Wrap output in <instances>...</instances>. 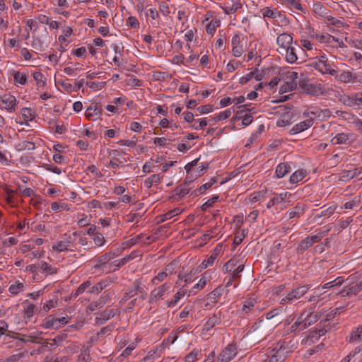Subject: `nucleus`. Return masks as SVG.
<instances>
[{"mask_svg": "<svg viewBox=\"0 0 362 362\" xmlns=\"http://www.w3.org/2000/svg\"><path fill=\"white\" fill-rule=\"evenodd\" d=\"M290 351L286 341H279L264 362H284Z\"/></svg>", "mask_w": 362, "mask_h": 362, "instance_id": "1", "label": "nucleus"}, {"mask_svg": "<svg viewBox=\"0 0 362 362\" xmlns=\"http://www.w3.org/2000/svg\"><path fill=\"white\" fill-rule=\"evenodd\" d=\"M252 337L256 341H261L265 339L272 332L273 325H270L268 321H259L257 324L252 327Z\"/></svg>", "mask_w": 362, "mask_h": 362, "instance_id": "2", "label": "nucleus"}, {"mask_svg": "<svg viewBox=\"0 0 362 362\" xmlns=\"http://www.w3.org/2000/svg\"><path fill=\"white\" fill-rule=\"evenodd\" d=\"M310 289V287L308 285H303L297 287L295 289H293L289 293H287V295L285 296V298H283L280 303L281 304H286L287 303H291L293 300L300 299L303 296H304L308 290Z\"/></svg>", "mask_w": 362, "mask_h": 362, "instance_id": "3", "label": "nucleus"}, {"mask_svg": "<svg viewBox=\"0 0 362 362\" xmlns=\"http://www.w3.org/2000/svg\"><path fill=\"white\" fill-rule=\"evenodd\" d=\"M235 344H228L219 354L216 362H230L237 355Z\"/></svg>", "mask_w": 362, "mask_h": 362, "instance_id": "4", "label": "nucleus"}, {"mask_svg": "<svg viewBox=\"0 0 362 362\" xmlns=\"http://www.w3.org/2000/svg\"><path fill=\"white\" fill-rule=\"evenodd\" d=\"M298 84L299 86L303 89V90L307 94L317 96L322 93L320 85H314L310 83L308 81L305 80L299 81Z\"/></svg>", "mask_w": 362, "mask_h": 362, "instance_id": "5", "label": "nucleus"}, {"mask_svg": "<svg viewBox=\"0 0 362 362\" xmlns=\"http://www.w3.org/2000/svg\"><path fill=\"white\" fill-rule=\"evenodd\" d=\"M103 109L98 103H92L86 111V117L90 120H95L102 115Z\"/></svg>", "mask_w": 362, "mask_h": 362, "instance_id": "6", "label": "nucleus"}, {"mask_svg": "<svg viewBox=\"0 0 362 362\" xmlns=\"http://www.w3.org/2000/svg\"><path fill=\"white\" fill-rule=\"evenodd\" d=\"M117 313L118 310L116 309L106 308L103 312L97 313L99 315V317H96L95 322L99 325H103L107 320L112 318Z\"/></svg>", "mask_w": 362, "mask_h": 362, "instance_id": "7", "label": "nucleus"}, {"mask_svg": "<svg viewBox=\"0 0 362 362\" xmlns=\"http://www.w3.org/2000/svg\"><path fill=\"white\" fill-rule=\"evenodd\" d=\"M315 67L322 74H329L332 76H335L337 72V70L332 68L328 60H319L315 63Z\"/></svg>", "mask_w": 362, "mask_h": 362, "instance_id": "8", "label": "nucleus"}, {"mask_svg": "<svg viewBox=\"0 0 362 362\" xmlns=\"http://www.w3.org/2000/svg\"><path fill=\"white\" fill-rule=\"evenodd\" d=\"M1 102L6 105L5 108L10 111L13 112L15 110V106L17 103L16 98L15 96L12 95L10 93L4 94L1 97Z\"/></svg>", "mask_w": 362, "mask_h": 362, "instance_id": "9", "label": "nucleus"}, {"mask_svg": "<svg viewBox=\"0 0 362 362\" xmlns=\"http://www.w3.org/2000/svg\"><path fill=\"white\" fill-rule=\"evenodd\" d=\"M293 42V37L288 33H282L279 35L276 39V43L284 50L291 47Z\"/></svg>", "mask_w": 362, "mask_h": 362, "instance_id": "10", "label": "nucleus"}, {"mask_svg": "<svg viewBox=\"0 0 362 362\" xmlns=\"http://www.w3.org/2000/svg\"><path fill=\"white\" fill-rule=\"evenodd\" d=\"M133 291L137 295L140 294L139 298L144 300L146 298L147 292L144 290V285L143 284L141 279H137L133 282L132 287L131 288Z\"/></svg>", "mask_w": 362, "mask_h": 362, "instance_id": "11", "label": "nucleus"}, {"mask_svg": "<svg viewBox=\"0 0 362 362\" xmlns=\"http://www.w3.org/2000/svg\"><path fill=\"white\" fill-rule=\"evenodd\" d=\"M221 313L220 311L213 314L210 317L204 325V329L206 331L212 329L215 325L220 324L221 320Z\"/></svg>", "mask_w": 362, "mask_h": 362, "instance_id": "12", "label": "nucleus"}, {"mask_svg": "<svg viewBox=\"0 0 362 362\" xmlns=\"http://www.w3.org/2000/svg\"><path fill=\"white\" fill-rule=\"evenodd\" d=\"M298 78V73L296 71L288 72L286 75V82L285 86H288V88L290 90H293L296 88L298 82L296 81Z\"/></svg>", "mask_w": 362, "mask_h": 362, "instance_id": "13", "label": "nucleus"}, {"mask_svg": "<svg viewBox=\"0 0 362 362\" xmlns=\"http://www.w3.org/2000/svg\"><path fill=\"white\" fill-rule=\"evenodd\" d=\"M313 11L315 12V13L322 18H325L328 14V10L320 1H316L313 4Z\"/></svg>", "mask_w": 362, "mask_h": 362, "instance_id": "14", "label": "nucleus"}, {"mask_svg": "<svg viewBox=\"0 0 362 362\" xmlns=\"http://www.w3.org/2000/svg\"><path fill=\"white\" fill-rule=\"evenodd\" d=\"M119 154V151L117 150H112L110 152V156H112V158L110 161L108 165L109 167H111L112 168H117L120 166H122L123 162L120 160L119 158H116Z\"/></svg>", "mask_w": 362, "mask_h": 362, "instance_id": "15", "label": "nucleus"}, {"mask_svg": "<svg viewBox=\"0 0 362 362\" xmlns=\"http://www.w3.org/2000/svg\"><path fill=\"white\" fill-rule=\"evenodd\" d=\"M163 176L161 174H154L151 177L146 178L144 181V186L149 189L153 184H158L160 182Z\"/></svg>", "mask_w": 362, "mask_h": 362, "instance_id": "16", "label": "nucleus"}, {"mask_svg": "<svg viewBox=\"0 0 362 362\" xmlns=\"http://www.w3.org/2000/svg\"><path fill=\"white\" fill-rule=\"evenodd\" d=\"M291 167L290 165L288 163H280L278 165L276 169V175L278 178H281L284 177L289 171H290Z\"/></svg>", "mask_w": 362, "mask_h": 362, "instance_id": "17", "label": "nucleus"}, {"mask_svg": "<svg viewBox=\"0 0 362 362\" xmlns=\"http://www.w3.org/2000/svg\"><path fill=\"white\" fill-rule=\"evenodd\" d=\"M284 50L286 51V60L290 64L296 62L298 59L296 49L294 47H289Z\"/></svg>", "mask_w": 362, "mask_h": 362, "instance_id": "18", "label": "nucleus"}, {"mask_svg": "<svg viewBox=\"0 0 362 362\" xmlns=\"http://www.w3.org/2000/svg\"><path fill=\"white\" fill-rule=\"evenodd\" d=\"M360 292L358 289V286L357 284L349 286V287H344L341 291L339 293V294H341L342 296H350L351 295H357Z\"/></svg>", "mask_w": 362, "mask_h": 362, "instance_id": "19", "label": "nucleus"}, {"mask_svg": "<svg viewBox=\"0 0 362 362\" xmlns=\"http://www.w3.org/2000/svg\"><path fill=\"white\" fill-rule=\"evenodd\" d=\"M362 341V326L358 327L356 329L351 332L349 342L354 343Z\"/></svg>", "mask_w": 362, "mask_h": 362, "instance_id": "20", "label": "nucleus"}, {"mask_svg": "<svg viewBox=\"0 0 362 362\" xmlns=\"http://www.w3.org/2000/svg\"><path fill=\"white\" fill-rule=\"evenodd\" d=\"M337 79L343 83H349L354 81L356 76L350 71H343L339 75L336 76Z\"/></svg>", "mask_w": 362, "mask_h": 362, "instance_id": "21", "label": "nucleus"}, {"mask_svg": "<svg viewBox=\"0 0 362 362\" xmlns=\"http://www.w3.org/2000/svg\"><path fill=\"white\" fill-rule=\"evenodd\" d=\"M262 13L264 18H269L275 19L281 17L280 12L276 10H272L269 7H265L262 10Z\"/></svg>", "mask_w": 362, "mask_h": 362, "instance_id": "22", "label": "nucleus"}, {"mask_svg": "<svg viewBox=\"0 0 362 362\" xmlns=\"http://www.w3.org/2000/svg\"><path fill=\"white\" fill-rule=\"evenodd\" d=\"M305 211V207L303 205L298 204L295 207L291 209L288 212L289 218H293L294 217H300Z\"/></svg>", "mask_w": 362, "mask_h": 362, "instance_id": "23", "label": "nucleus"}, {"mask_svg": "<svg viewBox=\"0 0 362 362\" xmlns=\"http://www.w3.org/2000/svg\"><path fill=\"white\" fill-rule=\"evenodd\" d=\"M91 286V282L90 281H86L81 284L75 292H72L71 294L70 298H76L77 296L85 292V291L88 288Z\"/></svg>", "mask_w": 362, "mask_h": 362, "instance_id": "24", "label": "nucleus"}, {"mask_svg": "<svg viewBox=\"0 0 362 362\" xmlns=\"http://www.w3.org/2000/svg\"><path fill=\"white\" fill-rule=\"evenodd\" d=\"M340 101L346 106L354 107L356 105L355 94L344 95L341 96Z\"/></svg>", "mask_w": 362, "mask_h": 362, "instance_id": "25", "label": "nucleus"}, {"mask_svg": "<svg viewBox=\"0 0 362 362\" xmlns=\"http://www.w3.org/2000/svg\"><path fill=\"white\" fill-rule=\"evenodd\" d=\"M164 293L163 291L160 290L159 287L154 288L150 294L148 303L152 304L156 302L158 299L161 298Z\"/></svg>", "mask_w": 362, "mask_h": 362, "instance_id": "26", "label": "nucleus"}, {"mask_svg": "<svg viewBox=\"0 0 362 362\" xmlns=\"http://www.w3.org/2000/svg\"><path fill=\"white\" fill-rule=\"evenodd\" d=\"M304 320L302 318V317H299L298 320L288 328L287 330V333H292V332H299L298 331L304 325Z\"/></svg>", "mask_w": 362, "mask_h": 362, "instance_id": "27", "label": "nucleus"}, {"mask_svg": "<svg viewBox=\"0 0 362 362\" xmlns=\"http://www.w3.org/2000/svg\"><path fill=\"white\" fill-rule=\"evenodd\" d=\"M190 190L189 187H187V185H185V182L177 186L175 189V195H177L179 198H182L189 193Z\"/></svg>", "mask_w": 362, "mask_h": 362, "instance_id": "28", "label": "nucleus"}, {"mask_svg": "<svg viewBox=\"0 0 362 362\" xmlns=\"http://www.w3.org/2000/svg\"><path fill=\"white\" fill-rule=\"evenodd\" d=\"M327 332L326 327H320L317 330L310 332L308 339L313 341V339L318 340L320 337L325 335Z\"/></svg>", "mask_w": 362, "mask_h": 362, "instance_id": "29", "label": "nucleus"}, {"mask_svg": "<svg viewBox=\"0 0 362 362\" xmlns=\"http://www.w3.org/2000/svg\"><path fill=\"white\" fill-rule=\"evenodd\" d=\"M349 140L348 135L344 133L337 134L332 139V143L333 144H347Z\"/></svg>", "mask_w": 362, "mask_h": 362, "instance_id": "30", "label": "nucleus"}, {"mask_svg": "<svg viewBox=\"0 0 362 362\" xmlns=\"http://www.w3.org/2000/svg\"><path fill=\"white\" fill-rule=\"evenodd\" d=\"M107 286H109V281L107 280H103L97 283L94 286L92 287L90 291H88V292L90 293H99Z\"/></svg>", "mask_w": 362, "mask_h": 362, "instance_id": "31", "label": "nucleus"}, {"mask_svg": "<svg viewBox=\"0 0 362 362\" xmlns=\"http://www.w3.org/2000/svg\"><path fill=\"white\" fill-rule=\"evenodd\" d=\"M146 16H149L155 22H152V25L156 27H159V21L158 19L159 18V14L156 8H149L146 12Z\"/></svg>", "mask_w": 362, "mask_h": 362, "instance_id": "32", "label": "nucleus"}, {"mask_svg": "<svg viewBox=\"0 0 362 362\" xmlns=\"http://www.w3.org/2000/svg\"><path fill=\"white\" fill-rule=\"evenodd\" d=\"M33 78L39 87H45L46 85V78L40 71H35L33 74Z\"/></svg>", "mask_w": 362, "mask_h": 362, "instance_id": "33", "label": "nucleus"}, {"mask_svg": "<svg viewBox=\"0 0 362 362\" xmlns=\"http://www.w3.org/2000/svg\"><path fill=\"white\" fill-rule=\"evenodd\" d=\"M238 261L235 258L228 260L223 267L224 272H231L238 266Z\"/></svg>", "mask_w": 362, "mask_h": 362, "instance_id": "34", "label": "nucleus"}, {"mask_svg": "<svg viewBox=\"0 0 362 362\" xmlns=\"http://www.w3.org/2000/svg\"><path fill=\"white\" fill-rule=\"evenodd\" d=\"M305 173L303 170H296L290 177V182L293 184L298 183L304 178Z\"/></svg>", "mask_w": 362, "mask_h": 362, "instance_id": "35", "label": "nucleus"}, {"mask_svg": "<svg viewBox=\"0 0 362 362\" xmlns=\"http://www.w3.org/2000/svg\"><path fill=\"white\" fill-rule=\"evenodd\" d=\"M312 245L313 244L310 239L309 237H307L299 243L297 250L298 251L303 252Z\"/></svg>", "mask_w": 362, "mask_h": 362, "instance_id": "36", "label": "nucleus"}, {"mask_svg": "<svg viewBox=\"0 0 362 362\" xmlns=\"http://www.w3.org/2000/svg\"><path fill=\"white\" fill-rule=\"evenodd\" d=\"M223 288L221 287L216 288L209 295L208 299L211 302H216L217 299L222 295Z\"/></svg>", "mask_w": 362, "mask_h": 362, "instance_id": "37", "label": "nucleus"}, {"mask_svg": "<svg viewBox=\"0 0 362 362\" xmlns=\"http://www.w3.org/2000/svg\"><path fill=\"white\" fill-rule=\"evenodd\" d=\"M38 268L39 269L50 274L57 273V269L55 268H53L51 265L48 264L45 262H41L38 263Z\"/></svg>", "mask_w": 362, "mask_h": 362, "instance_id": "38", "label": "nucleus"}, {"mask_svg": "<svg viewBox=\"0 0 362 362\" xmlns=\"http://www.w3.org/2000/svg\"><path fill=\"white\" fill-rule=\"evenodd\" d=\"M14 81L21 85H25L27 83V75L20 71L14 72L13 74Z\"/></svg>", "mask_w": 362, "mask_h": 362, "instance_id": "39", "label": "nucleus"}, {"mask_svg": "<svg viewBox=\"0 0 362 362\" xmlns=\"http://www.w3.org/2000/svg\"><path fill=\"white\" fill-rule=\"evenodd\" d=\"M353 179L352 173L349 170H344L339 174L338 180L340 182H348Z\"/></svg>", "mask_w": 362, "mask_h": 362, "instance_id": "40", "label": "nucleus"}, {"mask_svg": "<svg viewBox=\"0 0 362 362\" xmlns=\"http://www.w3.org/2000/svg\"><path fill=\"white\" fill-rule=\"evenodd\" d=\"M187 293V290L184 288L182 286L175 295V300L173 301H170L168 304V306H174L177 304V303Z\"/></svg>", "mask_w": 362, "mask_h": 362, "instance_id": "41", "label": "nucleus"}, {"mask_svg": "<svg viewBox=\"0 0 362 362\" xmlns=\"http://www.w3.org/2000/svg\"><path fill=\"white\" fill-rule=\"evenodd\" d=\"M274 319V321L272 322V325H278L281 322V318L278 317V312L274 310L267 314V320H272Z\"/></svg>", "mask_w": 362, "mask_h": 362, "instance_id": "42", "label": "nucleus"}, {"mask_svg": "<svg viewBox=\"0 0 362 362\" xmlns=\"http://www.w3.org/2000/svg\"><path fill=\"white\" fill-rule=\"evenodd\" d=\"M231 115V111L230 110H226L223 112H220L216 116L212 118V120L215 122L221 120H224L228 119Z\"/></svg>", "mask_w": 362, "mask_h": 362, "instance_id": "43", "label": "nucleus"}, {"mask_svg": "<svg viewBox=\"0 0 362 362\" xmlns=\"http://www.w3.org/2000/svg\"><path fill=\"white\" fill-rule=\"evenodd\" d=\"M24 285L23 283L16 282L11 284L8 288L9 291L14 295L18 294L21 291H23Z\"/></svg>", "mask_w": 362, "mask_h": 362, "instance_id": "44", "label": "nucleus"}, {"mask_svg": "<svg viewBox=\"0 0 362 362\" xmlns=\"http://www.w3.org/2000/svg\"><path fill=\"white\" fill-rule=\"evenodd\" d=\"M304 320V325L298 331H302L305 329H306L308 327L310 326L311 325L314 324L317 321V318H315L313 316V314H310V315H308L307 317H305Z\"/></svg>", "mask_w": 362, "mask_h": 362, "instance_id": "45", "label": "nucleus"}, {"mask_svg": "<svg viewBox=\"0 0 362 362\" xmlns=\"http://www.w3.org/2000/svg\"><path fill=\"white\" fill-rule=\"evenodd\" d=\"M218 254L214 253L212 254L206 260H204L200 265L202 269H206L209 266L212 265L214 263V261L217 258Z\"/></svg>", "mask_w": 362, "mask_h": 362, "instance_id": "46", "label": "nucleus"}, {"mask_svg": "<svg viewBox=\"0 0 362 362\" xmlns=\"http://www.w3.org/2000/svg\"><path fill=\"white\" fill-rule=\"evenodd\" d=\"M218 195H215L212 197L211 199H209L208 201H206L201 206L202 210L206 211L208 208L211 207L214 205V204L218 201Z\"/></svg>", "mask_w": 362, "mask_h": 362, "instance_id": "47", "label": "nucleus"}, {"mask_svg": "<svg viewBox=\"0 0 362 362\" xmlns=\"http://www.w3.org/2000/svg\"><path fill=\"white\" fill-rule=\"evenodd\" d=\"M167 276L168 274L166 272H160L158 274L157 276L152 279L151 283L153 285H157L159 282L164 281L167 278Z\"/></svg>", "mask_w": 362, "mask_h": 362, "instance_id": "48", "label": "nucleus"}, {"mask_svg": "<svg viewBox=\"0 0 362 362\" xmlns=\"http://www.w3.org/2000/svg\"><path fill=\"white\" fill-rule=\"evenodd\" d=\"M328 232H329V230H327L325 231L320 232L315 235L308 236V237L310 239L312 244L313 245L315 243L320 242L323 237H325V235H327Z\"/></svg>", "mask_w": 362, "mask_h": 362, "instance_id": "49", "label": "nucleus"}, {"mask_svg": "<svg viewBox=\"0 0 362 362\" xmlns=\"http://www.w3.org/2000/svg\"><path fill=\"white\" fill-rule=\"evenodd\" d=\"M325 18L327 20L330 25L334 26L343 25L344 24V19L342 18L337 19L327 14V16H326Z\"/></svg>", "mask_w": 362, "mask_h": 362, "instance_id": "50", "label": "nucleus"}, {"mask_svg": "<svg viewBox=\"0 0 362 362\" xmlns=\"http://www.w3.org/2000/svg\"><path fill=\"white\" fill-rule=\"evenodd\" d=\"M255 301L254 299H247L243 306V311L247 313L250 310H252L255 307Z\"/></svg>", "mask_w": 362, "mask_h": 362, "instance_id": "51", "label": "nucleus"}, {"mask_svg": "<svg viewBox=\"0 0 362 362\" xmlns=\"http://www.w3.org/2000/svg\"><path fill=\"white\" fill-rule=\"evenodd\" d=\"M69 245L63 241H59L52 245V250L58 252H64L68 250Z\"/></svg>", "mask_w": 362, "mask_h": 362, "instance_id": "52", "label": "nucleus"}, {"mask_svg": "<svg viewBox=\"0 0 362 362\" xmlns=\"http://www.w3.org/2000/svg\"><path fill=\"white\" fill-rule=\"evenodd\" d=\"M105 85V82H96V81H90L86 82V86L93 90H100Z\"/></svg>", "mask_w": 362, "mask_h": 362, "instance_id": "53", "label": "nucleus"}, {"mask_svg": "<svg viewBox=\"0 0 362 362\" xmlns=\"http://www.w3.org/2000/svg\"><path fill=\"white\" fill-rule=\"evenodd\" d=\"M90 359V351L88 348L82 350L78 356V362H87Z\"/></svg>", "mask_w": 362, "mask_h": 362, "instance_id": "54", "label": "nucleus"}, {"mask_svg": "<svg viewBox=\"0 0 362 362\" xmlns=\"http://www.w3.org/2000/svg\"><path fill=\"white\" fill-rule=\"evenodd\" d=\"M301 132H303L310 127L313 124V119H308L305 121L300 122L297 124Z\"/></svg>", "mask_w": 362, "mask_h": 362, "instance_id": "55", "label": "nucleus"}, {"mask_svg": "<svg viewBox=\"0 0 362 362\" xmlns=\"http://www.w3.org/2000/svg\"><path fill=\"white\" fill-rule=\"evenodd\" d=\"M242 7L240 3H235L230 7L223 8L224 13L226 14L235 13L239 8Z\"/></svg>", "mask_w": 362, "mask_h": 362, "instance_id": "56", "label": "nucleus"}, {"mask_svg": "<svg viewBox=\"0 0 362 362\" xmlns=\"http://www.w3.org/2000/svg\"><path fill=\"white\" fill-rule=\"evenodd\" d=\"M245 266L243 264H239L235 269H234L230 273V276L236 279H239L240 278V273H241L244 270Z\"/></svg>", "mask_w": 362, "mask_h": 362, "instance_id": "57", "label": "nucleus"}, {"mask_svg": "<svg viewBox=\"0 0 362 362\" xmlns=\"http://www.w3.org/2000/svg\"><path fill=\"white\" fill-rule=\"evenodd\" d=\"M51 208L53 211H59L62 210H69L68 205L65 203L59 204L57 202H53L51 205Z\"/></svg>", "mask_w": 362, "mask_h": 362, "instance_id": "58", "label": "nucleus"}, {"mask_svg": "<svg viewBox=\"0 0 362 362\" xmlns=\"http://www.w3.org/2000/svg\"><path fill=\"white\" fill-rule=\"evenodd\" d=\"M361 201L358 197H354L351 201L346 202L344 207L346 209H352L354 206H358Z\"/></svg>", "mask_w": 362, "mask_h": 362, "instance_id": "59", "label": "nucleus"}, {"mask_svg": "<svg viewBox=\"0 0 362 362\" xmlns=\"http://www.w3.org/2000/svg\"><path fill=\"white\" fill-rule=\"evenodd\" d=\"M209 168V163H202L200 166H199L196 170V175L194 176V178H197L199 177H201L204 173L206 171V170Z\"/></svg>", "mask_w": 362, "mask_h": 362, "instance_id": "60", "label": "nucleus"}, {"mask_svg": "<svg viewBox=\"0 0 362 362\" xmlns=\"http://www.w3.org/2000/svg\"><path fill=\"white\" fill-rule=\"evenodd\" d=\"M21 114L25 119L32 120L33 117H34L33 115V112L32 109L28 108V107H23L21 110Z\"/></svg>", "mask_w": 362, "mask_h": 362, "instance_id": "61", "label": "nucleus"}, {"mask_svg": "<svg viewBox=\"0 0 362 362\" xmlns=\"http://www.w3.org/2000/svg\"><path fill=\"white\" fill-rule=\"evenodd\" d=\"M206 281L204 278H202L197 284H196L191 289L190 292L196 293L198 290L203 288L206 285Z\"/></svg>", "mask_w": 362, "mask_h": 362, "instance_id": "62", "label": "nucleus"}, {"mask_svg": "<svg viewBox=\"0 0 362 362\" xmlns=\"http://www.w3.org/2000/svg\"><path fill=\"white\" fill-rule=\"evenodd\" d=\"M182 210L180 208H175L173 210L169 211L164 215V220L170 219L171 218L177 216L181 213Z\"/></svg>", "mask_w": 362, "mask_h": 362, "instance_id": "63", "label": "nucleus"}, {"mask_svg": "<svg viewBox=\"0 0 362 362\" xmlns=\"http://www.w3.org/2000/svg\"><path fill=\"white\" fill-rule=\"evenodd\" d=\"M24 354H13L8 357L4 362H18L20 361L23 357Z\"/></svg>", "mask_w": 362, "mask_h": 362, "instance_id": "64", "label": "nucleus"}]
</instances>
